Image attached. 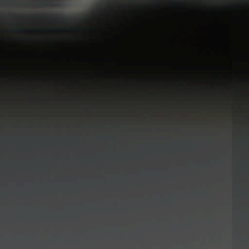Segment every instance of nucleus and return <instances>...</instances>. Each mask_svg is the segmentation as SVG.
<instances>
[{
	"label": "nucleus",
	"mask_w": 249,
	"mask_h": 249,
	"mask_svg": "<svg viewBox=\"0 0 249 249\" xmlns=\"http://www.w3.org/2000/svg\"><path fill=\"white\" fill-rule=\"evenodd\" d=\"M65 18V17L64 16L61 17V18L62 19H64Z\"/></svg>",
	"instance_id": "nucleus-1"
},
{
	"label": "nucleus",
	"mask_w": 249,
	"mask_h": 249,
	"mask_svg": "<svg viewBox=\"0 0 249 249\" xmlns=\"http://www.w3.org/2000/svg\"><path fill=\"white\" fill-rule=\"evenodd\" d=\"M19 30H20V31H23L24 30H23V29H20Z\"/></svg>",
	"instance_id": "nucleus-2"
}]
</instances>
